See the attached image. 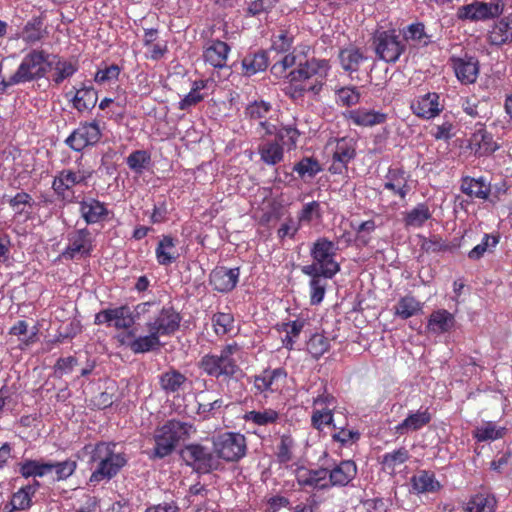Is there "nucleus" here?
I'll use <instances>...</instances> for the list:
<instances>
[{"label": "nucleus", "mask_w": 512, "mask_h": 512, "mask_svg": "<svg viewBox=\"0 0 512 512\" xmlns=\"http://www.w3.org/2000/svg\"><path fill=\"white\" fill-rule=\"evenodd\" d=\"M136 310L138 314H149V317L145 323L148 334L128 343L135 354L159 349L162 346L160 337L171 336L180 327L181 316L171 306L160 308L156 303L144 302L138 304Z\"/></svg>", "instance_id": "1"}, {"label": "nucleus", "mask_w": 512, "mask_h": 512, "mask_svg": "<svg viewBox=\"0 0 512 512\" xmlns=\"http://www.w3.org/2000/svg\"><path fill=\"white\" fill-rule=\"evenodd\" d=\"M331 69L326 59L311 58L287 74L289 85L286 94L293 100L302 98L305 93L317 95L321 92Z\"/></svg>", "instance_id": "2"}, {"label": "nucleus", "mask_w": 512, "mask_h": 512, "mask_svg": "<svg viewBox=\"0 0 512 512\" xmlns=\"http://www.w3.org/2000/svg\"><path fill=\"white\" fill-rule=\"evenodd\" d=\"M116 444L100 442L91 452L90 462L96 463L89 483L96 485L101 481H109L126 465L127 458L124 453L115 451Z\"/></svg>", "instance_id": "3"}, {"label": "nucleus", "mask_w": 512, "mask_h": 512, "mask_svg": "<svg viewBox=\"0 0 512 512\" xmlns=\"http://www.w3.org/2000/svg\"><path fill=\"white\" fill-rule=\"evenodd\" d=\"M241 354V347L233 342L225 345L219 354L208 353L202 356L198 362V367L210 377L232 378L241 372L238 365Z\"/></svg>", "instance_id": "4"}, {"label": "nucleus", "mask_w": 512, "mask_h": 512, "mask_svg": "<svg viewBox=\"0 0 512 512\" xmlns=\"http://www.w3.org/2000/svg\"><path fill=\"white\" fill-rule=\"evenodd\" d=\"M50 54L44 50L33 49L22 59L16 72L8 79L0 82V89L20 83L31 82L45 77L48 72Z\"/></svg>", "instance_id": "5"}, {"label": "nucleus", "mask_w": 512, "mask_h": 512, "mask_svg": "<svg viewBox=\"0 0 512 512\" xmlns=\"http://www.w3.org/2000/svg\"><path fill=\"white\" fill-rule=\"evenodd\" d=\"M192 430V425L178 420H169L159 427L154 434L155 448L151 458L162 459L171 454L180 441L185 440Z\"/></svg>", "instance_id": "6"}, {"label": "nucleus", "mask_w": 512, "mask_h": 512, "mask_svg": "<svg viewBox=\"0 0 512 512\" xmlns=\"http://www.w3.org/2000/svg\"><path fill=\"white\" fill-rule=\"evenodd\" d=\"M372 46L377 58L386 63L397 62L406 51L401 32L395 28H377L372 37Z\"/></svg>", "instance_id": "7"}, {"label": "nucleus", "mask_w": 512, "mask_h": 512, "mask_svg": "<svg viewBox=\"0 0 512 512\" xmlns=\"http://www.w3.org/2000/svg\"><path fill=\"white\" fill-rule=\"evenodd\" d=\"M336 244L326 237H319L310 248V255L317 273L322 274L326 279H332L339 271L340 264L336 261Z\"/></svg>", "instance_id": "8"}, {"label": "nucleus", "mask_w": 512, "mask_h": 512, "mask_svg": "<svg viewBox=\"0 0 512 512\" xmlns=\"http://www.w3.org/2000/svg\"><path fill=\"white\" fill-rule=\"evenodd\" d=\"M92 175L93 171L91 169L80 166L63 169L55 175L52 189L62 200L72 201L75 194L74 188L77 186H87Z\"/></svg>", "instance_id": "9"}, {"label": "nucleus", "mask_w": 512, "mask_h": 512, "mask_svg": "<svg viewBox=\"0 0 512 512\" xmlns=\"http://www.w3.org/2000/svg\"><path fill=\"white\" fill-rule=\"evenodd\" d=\"M337 406V399L324 388L316 397H313L311 426L318 431L330 426L336 429L333 421Z\"/></svg>", "instance_id": "10"}, {"label": "nucleus", "mask_w": 512, "mask_h": 512, "mask_svg": "<svg viewBox=\"0 0 512 512\" xmlns=\"http://www.w3.org/2000/svg\"><path fill=\"white\" fill-rule=\"evenodd\" d=\"M213 448L219 458L228 462L238 461L246 455V438L240 433L224 432L213 437Z\"/></svg>", "instance_id": "11"}, {"label": "nucleus", "mask_w": 512, "mask_h": 512, "mask_svg": "<svg viewBox=\"0 0 512 512\" xmlns=\"http://www.w3.org/2000/svg\"><path fill=\"white\" fill-rule=\"evenodd\" d=\"M181 456L187 465L198 473H209L218 468V461L208 448L200 444H190L181 451Z\"/></svg>", "instance_id": "12"}, {"label": "nucleus", "mask_w": 512, "mask_h": 512, "mask_svg": "<svg viewBox=\"0 0 512 512\" xmlns=\"http://www.w3.org/2000/svg\"><path fill=\"white\" fill-rule=\"evenodd\" d=\"M327 148L332 154V164L329 170L335 174H340L347 169L348 163L356 155V142L348 137L329 140Z\"/></svg>", "instance_id": "13"}, {"label": "nucleus", "mask_w": 512, "mask_h": 512, "mask_svg": "<svg viewBox=\"0 0 512 512\" xmlns=\"http://www.w3.org/2000/svg\"><path fill=\"white\" fill-rule=\"evenodd\" d=\"M94 249V239L91 232L86 229H78L68 236V245L61 253L66 260L85 258L91 255Z\"/></svg>", "instance_id": "14"}, {"label": "nucleus", "mask_w": 512, "mask_h": 512, "mask_svg": "<svg viewBox=\"0 0 512 512\" xmlns=\"http://www.w3.org/2000/svg\"><path fill=\"white\" fill-rule=\"evenodd\" d=\"M101 129L97 122L80 123L65 140V143L74 151H82L88 146L95 145L101 138Z\"/></svg>", "instance_id": "15"}, {"label": "nucleus", "mask_w": 512, "mask_h": 512, "mask_svg": "<svg viewBox=\"0 0 512 512\" xmlns=\"http://www.w3.org/2000/svg\"><path fill=\"white\" fill-rule=\"evenodd\" d=\"M443 108L440 95L436 92H428L417 96L410 104L412 113L425 120L437 117L443 111Z\"/></svg>", "instance_id": "16"}, {"label": "nucleus", "mask_w": 512, "mask_h": 512, "mask_svg": "<svg viewBox=\"0 0 512 512\" xmlns=\"http://www.w3.org/2000/svg\"><path fill=\"white\" fill-rule=\"evenodd\" d=\"M94 322L97 325L114 326L116 329H128L134 324V317L129 307L120 306L98 312Z\"/></svg>", "instance_id": "17"}, {"label": "nucleus", "mask_w": 512, "mask_h": 512, "mask_svg": "<svg viewBox=\"0 0 512 512\" xmlns=\"http://www.w3.org/2000/svg\"><path fill=\"white\" fill-rule=\"evenodd\" d=\"M230 51L231 48L226 42L211 39L203 47V59L210 66L221 69L227 66Z\"/></svg>", "instance_id": "18"}, {"label": "nucleus", "mask_w": 512, "mask_h": 512, "mask_svg": "<svg viewBox=\"0 0 512 512\" xmlns=\"http://www.w3.org/2000/svg\"><path fill=\"white\" fill-rule=\"evenodd\" d=\"M80 213L87 224H97L112 219L113 213L107 205L95 198H87L80 202Z\"/></svg>", "instance_id": "19"}, {"label": "nucleus", "mask_w": 512, "mask_h": 512, "mask_svg": "<svg viewBox=\"0 0 512 512\" xmlns=\"http://www.w3.org/2000/svg\"><path fill=\"white\" fill-rule=\"evenodd\" d=\"M239 276V268L217 267L210 273L209 281L214 290L227 293L236 287Z\"/></svg>", "instance_id": "20"}, {"label": "nucleus", "mask_w": 512, "mask_h": 512, "mask_svg": "<svg viewBox=\"0 0 512 512\" xmlns=\"http://www.w3.org/2000/svg\"><path fill=\"white\" fill-rule=\"evenodd\" d=\"M456 319L453 313L446 309L434 310L427 319L426 330L432 335L449 333L454 329Z\"/></svg>", "instance_id": "21"}, {"label": "nucleus", "mask_w": 512, "mask_h": 512, "mask_svg": "<svg viewBox=\"0 0 512 512\" xmlns=\"http://www.w3.org/2000/svg\"><path fill=\"white\" fill-rule=\"evenodd\" d=\"M410 175L402 168H389L386 177L384 188L393 192L394 195L405 199L411 191L409 184Z\"/></svg>", "instance_id": "22"}, {"label": "nucleus", "mask_w": 512, "mask_h": 512, "mask_svg": "<svg viewBox=\"0 0 512 512\" xmlns=\"http://www.w3.org/2000/svg\"><path fill=\"white\" fill-rule=\"evenodd\" d=\"M453 69L457 79L463 84H472L479 73V63L474 57L452 58Z\"/></svg>", "instance_id": "23"}, {"label": "nucleus", "mask_w": 512, "mask_h": 512, "mask_svg": "<svg viewBox=\"0 0 512 512\" xmlns=\"http://www.w3.org/2000/svg\"><path fill=\"white\" fill-rule=\"evenodd\" d=\"M431 419L432 416L427 408L410 411L407 417L395 426V433L398 435H405L410 432L418 431L428 425Z\"/></svg>", "instance_id": "24"}, {"label": "nucleus", "mask_w": 512, "mask_h": 512, "mask_svg": "<svg viewBox=\"0 0 512 512\" xmlns=\"http://www.w3.org/2000/svg\"><path fill=\"white\" fill-rule=\"evenodd\" d=\"M345 116L354 125L362 127H371L378 124H383L387 120V114L366 108L350 110L347 114H345Z\"/></svg>", "instance_id": "25"}, {"label": "nucleus", "mask_w": 512, "mask_h": 512, "mask_svg": "<svg viewBox=\"0 0 512 512\" xmlns=\"http://www.w3.org/2000/svg\"><path fill=\"white\" fill-rule=\"evenodd\" d=\"M40 488V482L34 480L31 484L21 487L17 492L12 495L11 501L5 506L7 512L14 510H26L32 505V497Z\"/></svg>", "instance_id": "26"}, {"label": "nucleus", "mask_w": 512, "mask_h": 512, "mask_svg": "<svg viewBox=\"0 0 512 512\" xmlns=\"http://www.w3.org/2000/svg\"><path fill=\"white\" fill-rule=\"evenodd\" d=\"M301 272L311 278L309 281L310 303L312 305L320 304L326 292V278L322 274L317 273L314 266H302Z\"/></svg>", "instance_id": "27"}, {"label": "nucleus", "mask_w": 512, "mask_h": 512, "mask_svg": "<svg viewBox=\"0 0 512 512\" xmlns=\"http://www.w3.org/2000/svg\"><path fill=\"white\" fill-rule=\"evenodd\" d=\"M53 70L52 81L59 85L65 79L70 78L77 72V63L71 60H66L57 55L50 54L48 71Z\"/></svg>", "instance_id": "28"}, {"label": "nucleus", "mask_w": 512, "mask_h": 512, "mask_svg": "<svg viewBox=\"0 0 512 512\" xmlns=\"http://www.w3.org/2000/svg\"><path fill=\"white\" fill-rule=\"evenodd\" d=\"M357 474V466L352 460L341 461L332 470L328 471V477L332 486H346Z\"/></svg>", "instance_id": "29"}, {"label": "nucleus", "mask_w": 512, "mask_h": 512, "mask_svg": "<svg viewBox=\"0 0 512 512\" xmlns=\"http://www.w3.org/2000/svg\"><path fill=\"white\" fill-rule=\"evenodd\" d=\"M156 260L159 265L169 266L176 262L180 254L176 248V240L170 235H164L155 249Z\"/></svg>", "instance_id": "30"}, {"label": "nucleus", "mask_w": 512, "mask_h": 512, "mask_svg": "<svg viewBox=\"0 0 512 512\" xmlns=\"http://www.w3.org/2000/svg\"><path fill=\"white\" fill-rule=\"evenodd\" d=\"M286 376L282 369L265 370L254 378V387L258 393L266 394L279 389L278 381Z\"/></svg>", "instance_id": "31"}, {"label": "nucleus", "mask_w": 512, "mask_h": 512, "mask_svg": "<svg viewBox=\"0 0 512 512\" xmlns=\"http://www.w3.org/2000/svg\"><path fill=\"white\" fill-rule=\"evenodd\" d=\"M188 378L175 368H169L167 371L159 375L160 388L166 394H175L183 390Z\"/></svg>", "instance_id": "32"}, {"label": "nucleus", "mask_w": 512, "mask_h": 512, "mask_svg": "<svg viewBox=\"0 0 512 512\" xmlns=\"http://www.w3.org/2000/svg\"><path fill=\"white\" fill-rule=\"evenodd\" d=\"M491 45L502 46L512 42V19L504 17L495 22L488 33Z\"/></svg>", "instance_id": "33"}, {"label": "nucleus", "mask_w": 512, "mask_h": 512, "mask_svg": "<svg viewBox=\"0 0 512 512\" xmlns=\"http://www.w3.org/2000/svg\"><path fill=\"white\" fill-rule=\"evenodd\" d=\"M338 59L344 71L353 73L359 70L367 58L359 48L348 46L340 49Z\"/></svg>", "instance_id": "34"}, {"label": "nucleus", "mask_w": 512, "mask_h": 512, "mask_svg": "<svg viewBox=\"0 0 512 512\" xmlns=\"http://www.w3.org/2000/svg\"><path fill=\"white\" fill-rule=\"evenodd\" d=\"M328 477V470L317 469L309 470L306 468H300L297 470L296 479L300 486H308L311 488H326L328 485L326 479Z\"/></svg>", "instance_id": "35"}, {"label": "nucleus", "mask_w": 512, "mask_h": 512, "mask_svg": "<svg viewBox=\"0 0 512 512\" xmlns=\"http://www.w3.org/2000/svg\"><path fill=\"white\" fill-rule=\"evenodd\" d=\"M412 490L417 493H434L440 490L441 485L435 478L434 473L421 470L411 478Z\"/></svg>", "instance_id": "36"}, {"label": "nucleus", "mask_w": 512, "mask_h": 512, "mask_svg": "<svg viewBox=\"0 0 512 512\" xmlns=\"http://www.w3.org/2000/svg\"><path fill=\"white\" fill-rule=\"evenodd\" d=\"M97 100V92L91 86H83L76 89L73 97L71 98L72 106L78 112L91 110L95 107Z\"/></svg>", "instance_id": "37"}, {"label": "nucleus", "mask_w": 512, "mask_h": 512, "mask_svg": "<svg viewBox=\"0 0 512 512\" xmlns=\"http://www.w3.org/2000/svg\"><path fill=\"white\" fill-rule=\"evenodd\" d=\"M403 40L415 47H425L432 41L431 36L426 32L425 25L421 22L412 23L404 28Z\"/></svg>", "instance_id": "38"}, {"label": "nucleus", "mask_w": 512, "mask_h": 512, "mask_svg": "<svg viewBox=\"0 0 512 512\" xmlns=\"http://www.w3.org/2000/svg\"><path fill=\"white\" fill-rule=\"evenodd\" d=\"M423 310V303L414 296L405 295L401 297L394 306V315L403 320L417 316Z\"/></svg>", "instance_id": "39"}, {"label": "nucleus", "mask_w": 512, "mask_h": 512, "mask_svg": "<svg viewBox=\"0 0 512 512\" xmlns=\"http://www.w3.org/2000/svg\"><path fill=\"white\" fill-rule=\"evenodd\" d=\"M461 191L470 196L486 200L490 194V184L484 178L464 177L461 182Z\"/></svg>", "instance_id": "40"}, {"label": "nucleus", "mask_w": 512, "mask_h": 512, "mask_svg": "<svg viewBox=\"0 0 512 512\" xmlns=\"http://www.w3.org/2000/svg\"><path fill=\"white\" fill-rule=\"evenodd\" d=\"M296 27L280 25L272 35V49L277 52H287L293 45Z\"/></svg>", "instance_id": "41"}, {"label": "nucleus", "mask_w": 512, "mask_h": 512, "mask_svg": "<svg viewBox=\"0 0 512 512\" xmlns=\"http://www.w3.org/2000/svg\"><path fill=\"white\" fill-rule=\"evenodd\" d=\"M243 419L246 423L257 426H268L277 423L280 419V414L272 408H265L262 410L248 411L244 414Z\"/></svg>", "instance_id": "42"}, {"label": "nucleus", "mask_w": 512, "mask_h": 512, "mask_svg": "<svg viewBox=\"0 0 512 512\" xmlns=\"http://www.w3.org/2000/svg\"><path fill=\"white\" fill-rule=\"evenodd\" d=\"M211 84L210 80H196L193 82L190 92L178 104L179 109L188 110L190 107L197 105L206 96L207 93L201 91L206 90Z\"/></svg>", "instance_id": "43"}, {"label": "nucleus", "mask_w": 512, "mask_h": 512, "mask_svg": "<svg viewBox=\"0 0 512 512\" xmlns=\"http://www.w3.org/2000/svg\"><path fill=\"white\" fill-rule=\"evenodd\" d=\"M18 471L24 478L43 477L51 472L50 462L25 459L18 464Z\"/></svg>", "instance_id": "44"}, {"label": "nucleus", "mask_w": 512, "mask_h": 512, "mask_svg": "<svg viewBox=\"0 0 512 512\" xmlns=\"http://www.w3.org/2000/svg\"><path fill=\"white\" fill-rule=\"evenodd\" d=\"M432 214L425 203L417 204L413 209L404 215V225L406 228H420L431 218Z\"/></svg>", "instance_id": "45"}, {"label": "nucleus", "mask_w": 512, "mask_h": 512, "mask_svg": "<svg viewBox=\"0 0 512 512\" xmlns=\"http://www.w3.org/2000/svg\"><path fill=\"white\" fill-rule=\"evenodd\" d=\"M410 455L406 448L401 447L397 450H394L392 452L385 453L381 458V465L383 471L389 473L390 475H394L396 472V469L404 464L408 459Z\"/></svg>", "instance_id": "46"}, {"label": "nucleus", "mask_w": 512, "mask_h": 512, "mask_svg": "<svg viewBox=\"0 0 512 512\" xmlns=\"http://www.w3.org/2000/svg\"><path fill=\"white\" fill-rule=\"evenodd\" d=\"M496 499L488 493H479L471 497L467 503V512H494Z\"/></svg>", "instance_id": "47"}, {"label": "nucleus", "mask_w": 512, "mask_h": 512, "mask_svg": "<svg viewBox=\"0 0 512 512\" xmlns=\"http://www.w3.org/2000/svg\"><path fill=\"white\" fill-rule=\"evenodd\" d=\"M261 160L268 165H276L284 156L283 147L275 141L265 142L259 147Z\"/></svg>", "instance_id": "48"}, {"label": "nucleus", "mask_w": 512, "mask_h": 512, "mask_svg": "<svg viewBox=\"0 0 512 512\" xmlns=\"http://www.w3.org/2000/svg\"><path fill=\"white\" fill-rule=\"evenodd\" d=\"M477 21H484L498 17L503 13L504 3L501 0L492 2H474Z\"/></svg>", "instance_id": "49"}, {"label": "nucleus", "mask_w": 512, "mask_h": 512, "mask_svg": "<svg viewBox=\"0 0 512 512\" xmlns=\"http://www.w3.org/2000/svg\"><path fill=\"white\" fill-rule=\"evenodd\" d=\"M242 67L245 75H254L268 67V57L264 51H260L252 55H247L242 60Z\"/></svg>", "instance_id": "50"}, {"label": "nucleus", "mask_w": 512, "mask_h": 512, "mask_svg": "<svg viewBox=\"0 0 512 512\" xmlns=\"http://www.w3.org/2000/svg\"><path fill=\"white\" fill-rule=\"evenodd\" d=\"M473 142L478 146L475 152L479 156L492 154L498 149V145L493 140V136L483 130L473 135Z\"/></svg>", "instance_id": "51"}, {"label": "nucleus", "mask_w": 512, "mask_h": 512, "mask_svg": "<svg viewBox=\"0 0 512 512\" xmlns=\"http://www.w3.org/2000/svg\"><path fill=\"white\" fill-rule=\"evenodd\" d=\"M504 431V428L497 427L493 422H486L483 425L477 427L474 430L473 435L479 442H484L502 438Z\"/></svg>", "instance_id": "52"}, {"label": "nucleus", "mask_w": 512, "mask_h": 512, "mask_svg": "<svg viewBox=\"0 0 512 512\" xmlns=\"http://www.w3.org/2000/svg\"><path fill=\"white\" fill-rule=\"evenodd\" d=\"M322 210L318 201H311L303 205L298 212L297 219L302 224H310L313 221H320Z\"/></svg>", "instance_id": "53"}, {"label": "nucleus", "mask_w": 512, "mask_h": 512, "mask_svg": "<svg viewBox=\"0 0 512 512\" xmlns=\"http://www.w3.org/2000/svg\"><path fill=\"white\" fill-rule=\"evenodd\" d=\"M330 348V340L320 333L313 334L307 342V351L313 358L318 359Z\"/></svg>", "instance_id": "54"}, {"label": "nucleus", "mask_w": 512, "mask_h": 512, "mask_svg": "<svg viewBox=\"0 0 512 512\" xmlns=\"http://www.w3.org/2000/svg\"><path fill=\"white\" fill-rule=\"evenodd\" d=\"M295 441L289 434H283L277 444L276 457L279 463H288L293 458Z\"/></svg>", "instance_id": "55"}, {"label": "nucleus", "mask_w": 512, "mask_h": 512, "mask_svg": "<svg viewBox=\"0 0 512 512\" xmlns=\"http://www.w3.org/2000/svg\"><path fill=\"white\" fill-rule=\"evenodd\" d=\"M234 317L230 313H216L212 317V325L217 336H224L233 329Z\"/></svg>", "instance_id": "56"}, {"label": "nucleus", "mask_w": 512, "mask_h": 512, "mask_svg": "<svg viewBox=\"0 0 512 512\" xmlns=\"http://www.w3.org/2000/svg\"><path fill=\"white\" fill-rule=\"evenodd\" d=\"M22 39L27 44H35L43 38L42 21L39 19H33L24 26Z\"/></svg>", "instance_id": "57"}, {"label": "nucleus", "mask_w": 512, "mask_h": 512, "mask_svg": "<svg viewBox=\"0 0 512 512\" xmlns=\"http://www.w3.org/2000/svg\"><path fill=\"white\" fill-rule=\"evenodd\" d=\"M360 101V92L356 87H342L336 91V102L345 107L358 104Z\"/></svg>", "instance_id": "58"}, {"label": "nucleus", "mask_w": 512, "mask_h": 512, "mask_svg": "<svg viewBox=\"0 0 512 512\" xmlns=\"http://www.w3.org/2000/svg\"><path fill=\"white\" fill-rule=\"evenodd\" d=\"M151 161L150 154L145 150H137L127 157L128 167L136 173H142Z\"/></svg>", "instance_id": "59"}, {"label": "nucleus", "mask_w": 512, "mask_h": 512, "mask_svg": "<svg viewBox=\"0 0 512 512\" xmlns=\"http://www.w3.org/2000/svg\"><path fill=\"white\" fill-rule=\"evenodd\" d=\"M499 242L498 236L485 234L482 238V241L480 244L476 245L471 251L468 253V257L471 260H478L489 248H494Z\"/></svg>", "instance_id": "60"}, {"label": "nucleus", "mask_w": 512, "mask_h": 512, "mask_svg": "<svg viewBox=\"0 0 512 512\" xmlns=\"http://www.w3.org/2000/svg\"><path fill=\"white\" fill-rule=\"evenodd\" d=\"M51 471L54 470L56 473V479L58 481L66 480L77 469V462L71 459H67L62 462H50Z\"/></svg>", "instance_id": "61"}, {"label": "nucleus", "mask_w": 512, "mask_h": 512, "mask_svg": "<svg viewBox=\"0 0 512 512\" xmlns=\"http://www.w3.org/2000/svg\"><path fill=\"white\" fill-rule=\"evenodd\" d=\"M356 231V244L357 246H366L370 242V234L373 233L376 229V224L374 220H367L359 224L357 227H354Z\"/></svg>", "instance_id": "62"}, {"label": "nucleus", "mask_w": 512, "mask_h": 512, "mask_svg": "<svg viewBox=\"0 0 512 512\" xmlns=\"http://www.w3.org/2000/svg\"><path fill=\"white\" fill-rule=\"evenodd\" d=\"M332 439L342 446H350L360 439L358 430L341 427L332 434Z\"/></svg>", "instance_id": "63"}, {"label": "nucleus", "mask_w": 512, "mask_h": 512, "mask_svg": "<svg viewBox=\"0 0 512 512\" xmlns=\"http://www.w3.org/2000/svg\"><path fill=\"white\" fill-rule=\"evenodd\" d=\"M270 110H271L270 103L263 101V100H259V101H254V102L250 103L246 107L245 113L251 119L262 120V119L266 118V116L268 115Z\"/></svg>", "instance_id": "64"}]
</instances>
